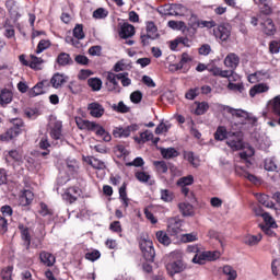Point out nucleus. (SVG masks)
Returning <instances> with one entry per match:
<instances>
[{"label": "nucleus", "mask_w": 280, "mask_h": 280, "mask_svg": "<svg viewBox=\"0 0 280 280\" xmlns=\"http://www.w3.org/2000/svg\"><path fill=\"white\" fill-rule=\"evenodd\" d=\"M75 122L78 128H80V130H90L91 132H95L96 137H101V139H103V141L107 143L113 139L110 133L106 131V129H104L102 125L95 121L84 120L82 118H75Z\"/></svg>", "instance_id": "1"}, {"label": "nucleus", "mask_w": 280, "mask_h": 280, "mask_svg": "<svg viewBox=\"0 0 280 280\" xmlns=\"http://www.w3.org/2000/svg\"><path fill=\"white\" fill-rule=\"evenodd\" d=\"M220 252H202L199 250L192 258V264H198L199 266H203L207 261H215V259H220Z\"/></svg>", "instance_id": "2"}, {"label": "nucleus", "mask_w": 280, "mask_h": 280, "mask_svg": "<svg viewBox=\"0 0 280 280\" xmlns=\"http://www.w3.org/2000/svg\"><path fill=\"white\" fill-rule=\"evenodd\" d=\"M160 14H168L170 16H187L189 9L183 4H171L170 7L158 9Z\"/></svg>", "instance_id": "3"}, {"label": "nucleus", "mask_w": 280, "mask_h": 280, "mask_svg": "<svg viewBox=\"0 0 280 280\" xmlns=\"http://www.w3.org/2000/svg\"><path fill=\"white\" fill-rule=\"evenodd\" d=\"M226 139V144L234 152L244 150V138L241 132L229 133Z\"/></svg>", "instance_id": "4"}, {"label": "nucleus", "mask_w": 280, "mask_h": 280, "mask_svg": "<svg viewBox=\"0 0 280 280\" xmlns=\"http://www.w3.org/2000/svg\"><path fill=\"white\" fill-rule=\"evenodd\" d=\"M140 248L147 261H154L156 253L154 252V244L150 240H142Z\"/></svg>", "instance_id": "5"}, {"label": "nucleus", "mask_w": 280, "mask_h": 280, "mask_svg": "<svg viewBox=\"0 0 280 280\" xmlns=\"http://www.w3.org/2000/svg\"><path fill=\"white\" fill-rule=\"evenodd\" d=\"M168 232L173 235H178L183 231V220L178 217H173L167 220Z\"/></svg>", "instance_id": "6"}, {"label": "nucleus", "mask_w": 280, "mask_h": 280, "mask_svg": "<svg viewBox=\"0 0 280 280\" xmlns=\"http://www.w3.org/2000/svg\"><path fill=\"white\" fill-rule=\"evenodd\" d=\"M137 130H139L138 125H130L127 128L116 127L113 130V136L116 137V139H121V137H128L130 132H137Z\"/></svg>", "instance_id": "7"}, {"label": "nucleus", "mask_w": 280, "mask_h": 280, "mask_svg": "<svg viewBox=\"0 0 280 280\" xmlns=\"http://www.w3.org/2000/svg\"><path fill=\"white\" fill-rule=\"evenodd\" d=\"M214 36H215V38H219V40H222L223 43L229 40V38H231V26L219 25L214 30Z\"/></svg>", "instance_id": "8"}, {"label": "nucleus", "mask_w": 280, "mask_h": 280, "mask_svg": "<svg viewBox=\"0 0 280 280\" xmlns=\"http://www.w3.org/2000/svg\"><path fill=\"white\" fill-rule=\"evenodd\" d=\"M224 67L228 69H231V71H234V69H237L240 67V56L235 52H230L226 55L223 61Z\"/></svg>", "instance_id": "9"}, {"label": "nucleus", "mask_w": 280, "mask_h": 280, "mask_svg": "<svg viewBox=\"0 0 280 280\" xmlns=\"http://www.w3.org/2000/svg\"><path fill=\"white\" fill-rule=\"evenodd\" d=\"M229 112L236 119H240L242 121V124H244V121H250V119H253V121H257V118L250 116V114L248 112L244 110V109H233V108H230Z\"/></svg>", "instance_id": "10"}, {"label": "nucleus", "mask_w": 280, "mask_h": 280, "mask_svg": "<svg viewBox=\"0 0 280 280\" xmlns=\"http://www.w3.org/2000/svg\"><path fill=\"white\" fill-rule=\"evenodd\" d=\"M106 86L112 93H119V83L117 82V74L107 72L106 74Z\"/></svg>", "instance_id": "11"}, {"label": "nucleus", "mask_w": 280, "mask_h": 280, "mask_svg": "<svg viewBox=\"0 0 280 280\" xmlns=\"http://www.w3.org/2000/svg\"><path fill=\"white\" fill-rule=\"evenodd\" d=\"M50 127V137L52 139H60L62 135V122L59 120H51L49 124Z\"/></svg>", "instance_id": "12"}, {"label": "nucleus", "mask_w": 280, "mask_h": 280, "mask_svg": "<svg viewBox=\"0 0 280 280\" xmlns=\"http://www.w3.org/2000/svg\"><path fill=\"white\" fill-rule=\"evenodd\" d=\"M88 110L92 117L100 119L104 115V106L102 104L94 102L88 105Z\"/></svg>", "instance_id": "13"}, {"label": "nucleus", "mask_w": 280, "mask_h": 280, "mask_svg": "<svg viewBox=\"0 0 280 280\" xmlns=\"http://www.w3.org/2000/svg\"><path fill=\"white\" fill-rule=\"evenodd\" d=\"M80 194H82V190H80L78 187L68 188L63 194V200L70 203L75 202Z\"/></svg>", "instance_id": "14"}, {"label": "nucleus", "mask_w": 280, "mask_h": 280, "mask_svg": "<svg viewBox=\"0 0 280 280\" xmlns=\"http://www.w3.org/2000/svg\"><path fill=\"white\" fill-rule=\"evenodd\" d=\"M166 270L171 277H174V275H178V272L185 270V265H183L180 260L168 262L166 265Z\"/></svg>", "instance_id": "15"}, {"label": "nucleus", "mask_w": 280, "mask_h": 280, "mask_svg": "<svg viewBox=\"0 0 280 280\" xmlns=\"http://www.w3.org/2000/svg\"><path fill=\"white\" fill-rule=\"evenodd\" d=\"M67 80H69V77L57 72L51 77L50 84L52 89H61L62 84H66Z\"/></svg>", "instance_id": "16"}, {"label": "nucleus", "mask_w": 280, "mask_h": 280, "mask_svg": "<svg viewBox=\"0 0 280 280\" xmlns=\"http://www.w3.org/2000/svg\"><path fill=\"white\" fill-rule=\"evenodd\" d=\"M178 209L184 218H191L196 214L194 206L187 202L178 203Z\"/></svg>", "instance_id": "17"}, {"label": "nucleus", "mask_w": 280, "mask_h": 280, "mask_svg": "<svg viewBox=\"0 0 280 280\" xmlns=\"http://www.w3.org/2000/svg\"><path fill=\"white\" fill-rule=\"evenodd\" d=\"M270 91V86L267 83H258L250 88L249 95L250 97H255V95H259L260 93H268Z\"/></svg>", "instance_id": "18"}, {"label": "nucleus", "mask_w": 280, "mask_h": 280, "mask_svg": "<svg viewBox=\"0 0 280 280\" xmlns=\"http://www.w3.org/2000/svg\"><path fill=\"white\" fill-rule=\"evenodd\" d=\"M262 237L264 236L261 234H246L244 237V244L250 247L259 246V242H261Z\"/></svg>", "instance_id": "19"}, {"label": "nucleus", "mask_w": 280, "mask_h": 280, "mask_svg": "<svg viewBox=\"0 0 280 280\" xmlns=\"http://www.w3.org/2000/svg\"><path fill=\"white\" fill-rule=\"evenodd\" d=\"M85 162L91 165L94 170L103 171L106 170V163L97 158L88 156L85 158Z\"/></svg>", "instance_id": "20"}, {"label": "nucleus", "mask_w": 280, "mask_h": 280, "mask_svg": "<svg viewBox=\"0 0 280 280\" xmlns=\"http://www.w3.org/2000/svg\"><path fill=\"white\" fill-rule=\"evenodd\" d=\"M19 135H21V129L10 128L9 130H7L4 133L0 136V141H5V142L12 141L13 139H16Z\"/></svg>", "instance_id": "21"}, {"label": "nucleus", "mask_w": 280, "mask_h": 280, "mask_svg": "<svg viewBox=\"0 0 280 280\" xmlns=\"http://www.w3.org/2000/svg\"><path fill=\"white\" fill-rule=\"evenodd\" d=\"M135 34V26L132 24L124 23L120 27V38H132Z\"/></svg>", "instance_id": "22"}, {"label": "nucleus", "mask_w": 280, "mask_h": 280, "mask_svg": "<svg viewBox=\"0 0 280 280\" xmlns=\"http://www.w3.org/2000/svg\"><path fill=\"white\" fill-rule=\"evenodd\" d=\"M147 35L151 37V40H156L161 35L159 34V28L154 22H147L145 23Z\"/></svg>", "instance_id": "23"}, {"label": "nucleus", "mask_w": 280, "mask_h": 280, "mask_svg": "<svg viewBox=\"0 0 280 280\" xmlns=\"http://www.w3.org/2000/svg\"><path fill=\"white\" fill-rule=\"evenodd\" d=\"M260 25L262 27L264 34H266L267 36H272L275 32H277V28L275 27V22H272L271 19H267Z\"/></svg>", "instance_id": "24"}, {"label": "nucleus", "mask_w": 280, "mask_h": 280, "mask_svg": "<svg viewBox=\"0 0 280 280\" xmlns=\"http://www.w3.org/2000/svg\"><path fill=\"white\" fill-rule=\"evenodd\" d=\"M39 259L44 266L51 267L54 266V264H56V256L51 255L48 252H42L39 254Z\"/></svg>", "instance_id": "25"}, {"label": "nucleus", "mask_w": 280, "mask_h": 280, "mask_svg": "<svg viewBox=\"0 0 280 280\" xmlns=\"http://www.w3.org/2000/svg\"><path fill=\"white\" fill-rule=\"evenodd\" d=\"M19 229L21 231L22 240L25 242L26 249L30 250V246L32 244V236L30 235V229L25 225L20 224Z\"/></svg>", "instance_id": "26"}, {"label": "nucleus", "mask_w": 280, "mask_h": 280, "mask_svg": "<svg viewBox=\"0 0 280 280\" xmlns=\"http://www.w3.org/2000/svg\"><path fill=\"white\" fill-rule=\"evenodd\" d=\"M45 84H47V80H44L39 83H37L33 89L30 91L31 97H37V95H44L45 94Z\"/></svg>", "instance_id": "27"}, {"label": "nucleus", "mask_w": 280, "mask_h": 280, "mask_svg": "<svg viewBox=\"0 0 280 280\" xmlns=\"http://www.w3.org/2000/svg\"><path fill=\"white\" fill-rule=\"evenodd\" d=\"M12 97H13L12 91L8 89H3L0 93V105L5 106L10 104V102H12Z\"/></svg>", "instance_id": "28"}, {"label": "nucleus", "mask_w": 280, "mask_h": 280, "mask_svg": "<svg viewBox=\"0 0 280 280\" xmlns=\"http://www.w3.org/2000/svg\"><path fill=\"white\" fill-rule=\"evenodd\" d=\"M155 237L160 244H163V246H170L172 244V238H170L165 231H158Z\"/></svg>", "instance_id": "29"}, {"label": "nucleus", "mask_w": 280, "mask_h": 280, "mask_svg": "<svg viewBox=\"0 0 280 280\" xmlns=\"http://www.w3.org/2000/svg\"><path fill=\"white\" fill-rule=\"evenodd\" d=\"M222 272L224 276H226L228 280L237 279V270H235V268H233L231 265L223 266Z\"/></svg>", "instance_id": "30"}, {"label": "nucleus", "mask_w": 280, "mask_h": 280, "mask_svg": "<svg viewBox=\"0 0 280 280\" xmlns=\"http://www.w3.org/2000/svg\"><path fill=\"white\" fill-rule=\"evenodd\" d=\"M44 63L45 60H43V58L31 55V61L28 63V67H31V69L40 70L43 69Z\"/></svg>", "instance_id": "31"}, {"label": "nucleus", "mask_w": 280, "mask_h": 280, "mask_svg": "<svg viewBox=\"0 0 280 280\" xmlns=\"http://www.w3.org/2000/svg\"><path fill=\"white\" fill-rule=\"evenodd\" d=\"M7 8L10 12L11 16L13 19H15V21L18 19H21V13H19V9L16 8V2H14L13 0L7 1Z\"/></svg>", "instance_id": "32"}, {"label": "nucleus", "mask_w": 280, "mask_h": 280, "mask_svg": "<svg viewBox=\"0 0 280 280\" xmlns=\"http://www.w3.org/2000/svg\"><path fill=\"white\" fill-rule=\"evenodd\" d=\"M184 158L186 161H188V163L192 164V167H200V160L194 155V152H185Z\"/></svg>", "instance_id": "33"}, {"label": "nucleus", "mask_w": 280, "mask_h": 280, "mask_svg": "<svg viewBox=\"0 0 280 280\" xmlns=\"http://www.w3.org/2000/svg\"><path fill=\"white\" fill-rule=\"evenodd\" d=\"M168 27L179 32H187V25L183 21H168Z\"/></svg>", "instance_id": "34"}, {"label": "nucleus", "mask_w": 280, "mask_h": 280, "mask_svg": "<svg viewBox=\"0 0 280 280\" xmlns=\"http://www.w3.org/2000/svg\"><path fill=\"white\" fill-rule=\"evenodd\" d=\"M119 198H120L125 209H128L130 199H128V194L126 192V183H124L121 185V187L119 188Z\"/></svg>", "instance_id": "35"}, {"label": "nucleus", "mask_w": 280, "mask_h": 280, "mask_svg": "<svg viewBox=\"0 0 280 280\" xmlns=\"http://www.w3.org/2000/svg\"><path fill=\"white\" fill-rule=\"evenodd\" d=\"M209 72L219 78H229L230 75V70H222L220 67H212Z\"/></svg>", "instance_id": "36"}, {"label": "nucleus", "mask_w": 280, "mask_h": 280, "mask_svg": "<svg viewBox=\"0 0 280 280\" xmlns=\"http://www.w3.org/2000/svg\"><path fill=\"white\" fill-rule=\"evenodd\" d=\"M161 154L163 159H176L178 151L174 148L161 149Z\"/></svg>", "instance_id": "37"}, {"label": "nucleus", "mask_w": 280, "mask_h": 280, "mask_svg": "<svg viewBox=\"0 0 280 280\" xmlns=\"http://www.w3.org/2000/svg\"><path fill=\"white\" fill-rule=\"evenodd\" d=\"M266 75H268V72L257 71L248 75V82H250L252 84H255V82H259V80H264Z\"/></svg>", "instance_id": "38"}, {"label": "nucleus", "mask_w": 280, "mask_h": 280, "mask_svg": "<svg viewBox=\"0 0 280 280\" xmlns=\"http://www.w3.org/2000/svg\"><path fill=\"white\" fill-rule=\"evenodd\" d=\"M88 84L91 86L92 91H102V79L100 78L89 79Z\"/></svg>", "instance_id": "39"}, {"label": "nucleus", "mask_w": 280, "mask_h": 280, "mask_svg": "<svg viewBox=\"0 0 280 280\" xmlns=\"http://www.w3.org/2000/svg\"><path fill=\"white\" fill-rule=\"evenodd\" d=\"M112 108L116 113H130V106L126 105L124 101H120L118 104H114Z\"/></svg>", "instance_id": "40"}, {"label": "nucleus", "mask_w": 280, "mask_h": 280, "mask_svg": "<svg viewBox=\"0 0 280 280\" xmlns=\"http://www.w3.org/2000/svg\"><path fill=\"white\" fill-rule=\"evenodd\" d=\"M177 187H187L189 185H194V177L191 175L180 177L177 183Z\"/></svg>", "instance_id": "41"}, {"label": "nucleus", "mask_w": 280, "mask_h": 280, "mask_svg": "<svg viewBox=\"0 0 280 280\" xmlns=\"http://www.w3.org/2000/svg\"><path fill=\"white\" fill-rule=\"evenodd\" d=\"M58 65L66 67V65H71V57L67 52H61L57 58Z\"/></svg>", "instance_id": "42"}, {"label": "nucleus", "mask_w": 280, "mask_h": 280, "mask_svg": "<svg viewBox=\"0 0 280 280\" xmlns=\"http://www.w3.org/2000/svg\"><path fill=\"white\" fill-rule=\"evenodd\" d=\"M66 165L70 172H78V170H80V164H78V161L72 158H68L66 160Z\"/></svg>", "instance_id": "43"}, {"label": "nucleus", "mask_w": 280, "mask_h": 280, "mask_svg": "<svg viewBox=\"0 0 280 280\" xmlns=\"http://www.w3.org/2000/svg\"><path fill=\"white\" fill-rule=\"evenodd\" d=\"M68 89L72 95H79V93H82V85L75 81H72L68 84Z\"/></svg>", "instance_id": "44"}, {"label": "nucleus", "mask_w": 280, "mask_h": 280, "mask_svg": "<svg viewBox=\"0 0 280 280\" xmlns=\"http://www.w3.org/2000/svg\"><path fill=\"white\" fill-rule=\"evenodd\" d=\"M73 36L78 40L84 39V26H82V24L75 25V27L73 28Z\"/></svg>", "instance_id": "45"}, {"label": "nucleus", "mask_w": 280, "mask_h": 280, "mask_svg": "<svg viewBox=\"0 0 280 280\" xmlns=\"http://www.w3.org/2000/svg\"><path fill=\"white\" fill-rule=\"evenodd\" d=\"M182 242H184L185 244L189 242H198V233L191 232V233L183 234Z\"/></svg>", "instance_id": "46"}, {"label": "nucleus", "mask_w": 280, "mask_h": 280, "mask_svg": "<svg viewBox=\"0 0 280 280\" xmlns=\"http://www.w3.org/2000/svg\"><path fill=\"white\" fill-rule=\"evenodd\" d=\"M49 47H51V42H49V39H42L37 45L36 54H43V51L49 49Z\"/></svg>", "instance_id": "47"}, {"label": "nucleus", "mask_w": 280, "mask_h": 280, "mask_svg": "<svg viewBox=\"0 0 280 280\" xmlns=\"http://www.w3.org/2000/svg\"><path fill=\"white\" fill-rule=\"evenodd\" d=\"M228 89L230 91H238V93H242V91H244V83H233V77H231Z\"/></svg>", "instance_id": "48"}, {"label": "nucleus", "mask_w": 280, "mask_h": 280, "mask_svg": "<svg viewBox=\"0 0 280 280\" xmlns=\"http://www.w3.org/2000/svg\"><path fill=\"white\" fill-rule=\"evenodd\" d=\"M161 200H163V202H172V200H174V192L168 189H162Z\"/></svg>", "instance_id": "49"}, {"label": "nucleus", "mask_w": 280, "mask_h": 280, "mask_svg": "<svg viewBox=\"0 0 280 280\" xmlns=\"http://www.w3.org/2000/svg\"><path fill=\"white\" fill-rule=\"evenodd\" d=\"M261 217L264 218V221L266 223L265 226H269L270 229H277V222L270 214L262 213Z\"/></svg>", "instance_id": "50"}, {"label": "nucleus", "mask_w": 280, "mask_h": 280, "mask_svg": "<svg viewBox=\"0 0 280 280\" xmlns=\"http://www.w3.org/2000/svg\"><path fill=\"white\" fill-rule=\"evenodd\" d=\"M229 136H226V128L219 127L214 133V139L217 141H224Z\"/></svg>", "instance_id": "51"}, {"label": "nucleus", "mask_w": 280, "mask_h": 280, "mask_svg": "<svg viewBox=\"0 0 280 280\" xmlns=\"http://www.w3.org/2000/svg\"><path fill=\"white\" fill-rule=\"evenodd\" d=\"M117 80H120L122 86H130V84H132V80L128 78V72L118 73Z\"/></svg>", "instance_id": "52"}, {"label": "nucleus", "mask_w": 280, "mask_h": 280, "mask_svg": "<svg viewBox=\"0 0 280 280\" xmlns=\"http://www.w3.org/2000/svg\"><path fill=\"white\" fill-rule=\"evenodd\" d=\"M127 167H143L145 165V161H143V158L138 156L131 162L126 163Z\"/></svg>", "instance_id": "53"}, {"label": "nucleus", "mask_w": 280, "mask_h": 280, "mask_svg": "<svg viewBox=\"0 0 280 280\" xmlns=\"http://www.w3.org/2000/svg\"><path fill=\"white\" fill-rule=\"evenodd\" d=\"M209 110V103H198L197 108L195 109V115H205Z\"/></svg>", "instance_id": "54"}, {"label": "nucleus", "mask_w": 280, "mask_h": 280, "mask_svg": "<svg viewBox=\"0 0 280 280\" xmlns=\"http://www.w3.org/2000/svg\"><path fill=\"white\" fill-rule=\"evenodd\" d=\"M100 257H102V254L96 249L85 254V259L89 261H97Z\"/></svg>", "instance_id": "55"}, {"label": "nucleus", "mask_w": 280, "mask_h": 280, "mask_svg": "<svg viewBox=\"0 0 280 280\" xmlns=\"http://www.w3.org/2000/svg\"><path fill=\"white\" fill-rule=\"evenodd\" d=\"M153 165L161 174L167 173V164L165 163V161H155L153 162Z\"/></svg>", "instance_id": "56"}, {"label": "nucleus", "mask_w": 280, "mask_h": 280, "mask_svg": "<svg viewBox=\"0 0 280 280\" xmlns=\"http://www.w3.org/2000/svg\"><path fill=\"white\" fill-rule=\"evenodd\" d=\"M172 128V124H165L161 122L156 128H155V135H163V132H167Z\"/></svg>", "instance_id": "57"}, {"label": "nucleus", "mask_w": 280, "mask_h": 280, "mask_svg": "<svg viewBox=\"0 0 280 280\" xmlns=\"http://www.w3.org/2000/svg\"><path fill=\"white\" fill-rule=\"evenodd\" d=\"M143 100V93L141 91H135L130 94V101L132 104H139Z\"/></svg>", "instance_id": "58"}, {"label": "nucleus", "mask_w": 280, "mask_h": 280, "mask_svg": "<svg viewBox=\"0 0 280 280\" xmlns=\"http://www.w3.org/2000/svg\"><path fill=\"white\" fill-rule=\"evenodd\" d=\"M265 170L267 172H277V163H275V160L267 159L265 161Z\"/></svg>", "instance_id": "59"}, {"label": "nucleus", "mask_w": 280, "mask_h": 280, "mask_svg": "<svg viewBox=\"0 0 280 280\" xmlns=\"http://www.w3.org/2000/svg\"><path fill=\"white\" fill-rule=\"evenodd\" d=\"M107 16H108V11H106V10L103 9V8L96 9V10L93 12V18H94V19H106Z\"/></svg>", "instance_id": "60"}, {"label": "nucleus", "mask_w": 280, "mask_h": 280, "mask_svg": "<svg viewBox=\"0 0 280 280\" xmlns=\"http://www.w3.org/2000/svg\"><path fill=\"white\" fill-rule=\"evenodd\" d=\"M280 51V42L279 40H272L269 43V52L270 54H279Z\"/></svg>", "instance_id": "61"}, {"label": "nucleus", "mask_w": 280, "mask_h": 280, "mask_svg": "<svg viewBox=\"0 0 280 280\" xmlns=\"http://www.w3.org/2000/svg\"><path fill=\"white\" fill-rule=\"evenodd\" d=\"M271 270L276 277L280 279V259H275L271 264Z\"/></svg>", "instance_id": "62"}, {"label": "nucleus", "mask_w": 280, "mask_h": 280, "mask_svg": "<svg viewBox=\"0 0 280 280\" xmlns=\"http://www.w3.org/2000/svg\"><path fill=\"white\" fill-rule=\"evenodd\" d=\"M136 178L140 182V183H148V180H150V174L145 173V172H137L136 173Z\"/></svg>", "instance_id": "63"}, {"label": "nucleus", "mask_w": 280, "mask_h": 280, "mask_svg": "<svg viewBox=\"0 0 280 280\" xmlns=\"http://www.w3.org/2000/svg\"><path fill=\"white\" fill-rule=\"evenodd\" d=\"M1 277L3 280H12V267L2 270Z\"/></svg>", "instance_id": "64"}]
</instances>
